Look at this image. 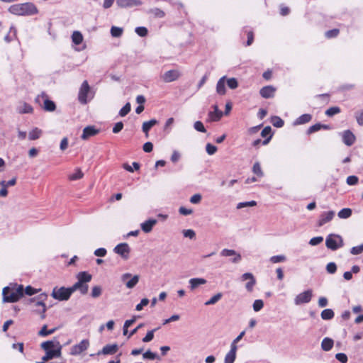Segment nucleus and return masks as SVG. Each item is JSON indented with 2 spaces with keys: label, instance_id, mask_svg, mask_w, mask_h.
I'll use <instances>...</instances> for the list:
<instances>
[{
  "label": "nucleus",
  "instance_id": "nucleus-1",
  "mask_svg": "<svg viewBox=\"0 0 363 363\" xmlns=\"http://www.w3.org/2000/svg\"><path fill=\"white\" fill-rule=\"evenodd\" d=\"M40 347L45 351V355L42 360L48 361L54 358H60L62 356V345L57 339L48 340L40 344Z\"/></svg>",
  "mask_w": 363,
  "mask_h": 363
},
{
  "label": "nucleus",
  "instance_id": "nucleus-2",
  "mask_svg": "<svg viewBox=\"0 0 363 363\" xmlns=\"http://www.w3.org/2000/svg\"><path fill=\"white\" fill-rule=\"evenodd\" d=\"M3 302L15 303L23 296V286L17 284H10L2 291Z\"/></svg>",
  "mask_w": 363,
  "mask_h": 363
},
{
  "label": "nucleus",
  "instance_id": "nucleus-3",
  "mask_svg": "<svg viewBox=\"0 0 363 363\" xmlns=\"http://www.w3.org/2000/svg\"><path fill=\"white\" fill-rule=\"evenodd\" d=\"M9 11L10 13L18 16L32 15L38 11L35 5L31 3L12 5L9 7Z\"/></svg>",
  "mask_w": 363,
  "mask_h": 363
},
{
  "label": "nucleus",
  "instance_id": "nucleus-4",
  "mask_svg": "<svg viewBox=\"0 0 363 363\" xmlns=\"http://www.w3.org/2000/svg\"><path fill=\"white\" fill-rule=\"evenodd\" d=\"M94 94L91 91V88L86 80H84L79 90L78 100L82 104H86L87 102L94 98Z\"/></svg>",
  "mask_w": 363,
  "mask_h": 363
},
{
  "label": "nucleus",
  "instance_id": "nucleus-5",
  "mask_svg": "<svg viewBox=\"0 0 363 363\" xmlns=\"http://www.w3.org/2000/svg\"><path fill=\"white\" fill-rule=\"evenodd\" d=\"M342 238L337 234H330L325 239L326 247L332 250H336L343 246Z\"/></svg>",
  "mask_w": 363,
  "mask_h": 363
},
{
  "label": "nucleus",
  "instance_id": "nucleus-6",
  "mask_svg": "<svg viewBox=\"0 0 363 363\" xmlns=\"http://www.w3.org/2000/svg\"><path fill=\"white\" fill-rule=\"evenodd\" d=\"M72 295V292L70 291L69 287H55L52 289L51 296L55 300L63 301H67Z\"/></svg>",
  "mask_w": 363,
  "mask_h": 363
},
{
  "label": "nucleus",
  "instance_id": "nucleus-7",
  "mask_svg": "<svg viewBox=\"0 0 363 363\" xmlns=\"http://www.w3.org/2000/svg\"><path fill=\"white\" fill-rule=\"evenodd\" d=\"M48 297V295L46 294H41L40 296H39V298H40V301H34L33 299H31L30 301L32 302H33V306L35 308L34 311L35 313H40L42 314L41 315V318H45V313L47 310V308H46V306L45 304V303L43 302V301L45 299H46Z\"/></svg>",
  "mask_w": 363,
  "mask_h": 363
},
{
  "label": "nucleus",
  "instance_id": "nucleus-8",
  "mask_svg": "<svg viewBox=\"0 0 363 363\" xmlns=\"http://www.w3.org/2000/svg\"><path fill=\"white\" fill-rule=\"evenodd\" d=\"M313 296V291L311 289H308L300 294H298L294 298V303L296 306H299L303 303H309Z\"/></svg>",
  "mask_w": 363,
  "mask_h": 363
},
{
  "label": "nucleus",
  "instance_id": "nucleus-9",
  "mask_svg": "<svg viewBox=\"0 0 363 363\" xmlns=\"http://www.w3.org/2000/svg\"><path fill=\"white\" fill-rule=\"evenodd\" d=\"M140 279L139 275L132 276L130 273H125L121 276V281L125 284L128 289L134 288Z\"/></svg>",
  "mask_w": 363,
  "mask_h": 363
},
{
  "label": "nucleus",
  "instance_id": "nucleus-10",
  "mask_svg": "<svg viewBox=\"0 0 363 363\" xmlns=\"http://www.w3.org/2000/svg\"><path fill=\"white\" fill-rule=\"evenodd\" d=\"M113 252L121 256L123 259H127L130 252V248L127 243L123 242L117 245L114 247Z\"/></svg>",
  "mask_w": 363,
  "mask_h": 363
},
{
  "label": "nucleus",
  "instance_id": "nucleus-11",
  "mask_svg": "<svg viewBox=\"0 0 363 363\" xmlns=\"http://www.w3.org/2000/svg\"><path fill=\"white\" fill-rule=\"evenodd\" d=\"M89 346V342L88 340H83L79 344L74 345L70 350V354L72 355H78L82 352L86 350Z\"/></svg>",
  "mask_w": 363,
  "mask_h": 363
},
{
  "label": "nucleus",
  "instance_id": "nucleus-12",
  "mask_svg": "<svg viewBox=\"0 0 363 363\" xmlns=\"http://www.w3.org/2000/svg\"><path fill=\"white\" fill-rule=\"evenodd\" d=\"M181 74L177 69H171L161 75V79L166 83L174 82L179 78Z\"/></svg>",
  "mask_w": 363,
  "mask_h": 363
},
{
  "label": "nucleus",
  "instance_id": "nucleus-13",
  "mask_svg": "<svg viewBox=\"0 0 363 363\" xmlns=\"http://www.w3.org/2000/svg\"><path fill=\"white\" fill-rule=\"evenodd\" d=\"M241 280L242 281H248L245 284V289L247 291L252 292L255 285L256 284V279L254 275L250 272L244 273L241 276Z\"/></svg>",
  "mask_w": 363,
  "mask_h": 363
},
{
  "label": "nucleus",
  "instance_id": "nucleus-14",
  "mask_svg": "<svg viewBox=\"0 0 363 363\" xmlns=\"http://www.w3.org/2000/svg\"><path fill=\"white\" fill-rule=\"evenodd\" d=\"M334 216H335V211H333L323 212L320 215V216L318 219V226H323L325 223L331 221L333 220V218H334Z\"/></svg>",
  "mask_w": 363,
  "mask_h": 363
},
{
  "label": "nucleus",
  "instance_id": "nucleus-15",
  "mask_svg": "<svg viewBox=\"0 0 363 363\" xmlns=\"http://www.w3.org/2000/svg\"><path fill=\"white\" fill-rule=\"evenodd\" d=\"M16 111L19 114L32 113L33 108L29 104L25 101H20L16 107Z\"/></svg>",
  "mask_w": 363,
  "mask_h": 363
},
{
  "label": "nucleus",
  "instance_id": "nucleus-16",
  "mask_svg": "<svg viewBox=\"0 0 363 363\" xmlns=\"http://www.w3.org/2000/svg\"><path fill=\"white\" fill-rule=\"evenodd\" d=\"M99 130L95 128L94 126H86L84 128L81 138L84 140L89 139L90 137L94 136L98 134Z\"/></svg>",
  "mask_w": 363,
  "mask_h": 363
},
{
  "label": "nucleus",
  "instance_id": "nucleus-17",
  "mask_svg": "<svg viewBox=\"0 0 363 363\" xmlns=\"http://www.w3.org/2000/svg\"><path fill=\"white\" fill-rule=\"evenodd\" d=\"M117 5L121 8L133 7L142 4L140 0H117Z\"/></svg>",
  "mask_w": 363,
  "mask_h": 363
},
{
  "label": "nucleus",
  "instance_id": "nucleus-18",
  "mask_svg": "<svg viewBox=\"0 0 363 363\" xmlns=\"http://www.w3.org/2000/svg\"><path fill=\"white\" fill-rule=\"evenodd\" d=\"M342 136L343 143L347 146H351L355 142L354 135L349 130L344 131Z\"/></svg>",
  "mask_w": 363,
  "mask_h": 363
},
{
  "label": "nucleus",
  "instance_id": "nucleus-19",
  "mask_svg": "<svg viewBox=\"0 0 363 363\" xmlns=\"http://www.w3.org/2000/svg\"><path fill=\"white\" fill-rule=\"evenodd\" d=\"M238 346H230V351L225 354L224 363H234L236 359Z\"/></svg>",
  "mask_w": 363,
  "mask_h": 363
},
{
  "label": "nucleus",
  "instance_id": "nucleus-20",
  "mask_svg": "<svg viewBox=\"0 0 363 363\" xmlns=\"http://www.w3.org/2000/svg\"><path fill=\"white\" fill-rule=\"evenodd\" d=\"M157 220L156 219H148L146 221L140 224V227L142 230L148 233H150L153 228V227L157 224Z\"/></svg>",
  "mask_w": 363,
  "mask_h": 363
},
{
  "label": "nucleus",
  "instance_id": "nucleus-21",
  "mask_svg": "<svg viewBox=\"0 0 363 363\" xmlns=\"http://www.w3.org/2000/svg\"><path fill=\"white\" fill-rule=\"evenodd\" d=\"M72 294L79 290L82 294H86L88 291V285L80 282L79 280L71 287H69Z\"/></svg>",
  "mask_w": 363,
  "mask_h": 363
},
{
  "label": "nucleus",
  "instance_id": "nucleus-22",
  "mask_svg": "<svg viewBox=\"0 0 363 363\" xmlns=\"http://www.w3.org/2000/svg\"><path fill=\"white\" fill-rule=\"evenodd\" d=\"M206 279L203 278H192L189 280V288L191 291H194L199 286L206 284Z\"/></svg>",
  "mask_w": 363,
  "mask_h": 363
},
{
  "label": "nucleus",
  "instance_id": "nucleus-23",
  "mask_svg": "<svg viewBox=\"0 0 363 363\" xmlns=\"http://www.w3.org/2000/svg\"><path fill=\"white\" fill-rule=\"evenodd\" d=\"M275 89L272 86H267L260 89V95L264 98L268 99L273 97L274 95Z\"/></svg>",
  "mask_w": 363,
  "mask_h": 363
},
{
  "label": "nucleus",
  "instance_id": "nucleus-24",
  "mask_svg": "<svg viewBox=\"0 0 363 363\" xmlns=\"http://www.w3.org/2000/svg\"><path fill=\"white\" fill-rule=\"evenodd\" d=\"M225 80H226V77L223 76L219 79V80L218 81V82L216 84V92L219 95H225L226 93Z\"/></svg>",
  "mask_w": 363,
  "mask_h": 363
},
{
  "label": "nucleus",
  "instance_id": "nucleus-25",
  "mask_svg": "<svg viewBox=\"0 0 363 363\" xmlns=\"http://www.w3.org/2000/svg\"><path fill=\"white\" fill-rule=\"evenodd\" d=\"M118 350V345H107L104 346L101 351L98 352V354H115Z\"/></svg>",
  "mask_w": 363,
  "mask_h": 363
},
{
  "label": "nucleus",
  "instance_id": "nucleus-26",
  "mask_svg": "<svg viewBox=\"0 0 363 363\" xmlns=\"http://www.w3.org/2000/svg\"><path fill=\"white\" fill-rule=\"evenodd\" d=\"M157 123V121L156 119H152L149 121H145L143 123L142 130L145 133L146 138H148V132L149 130Z\"/></svg>",
  "mask_w": 363,
  "mask_h": 363
},
{
  "label": "nucleus",
  "instance_id": "nucleus-27",
  "mask_svg": "<svg viewBox=\"0 0 363 363\" xmlns=\"http://www.w3.org/2000/svg\"><path fill=\"white\" fill-rule=\"evenodd\" d=\"M311 118H312V116L311 114H308V113L303 114L294 121V125H298L307 123L309 121H311Z\"/></svg>",
  "mask_w": 363,
  "mask_h": 363
},
{
  "label": "nucleus",
  "instance_id": "nucleus-28",
  "mask_svg": "<svg viewBox=\"0 0 363 363\" xmlns=\"http://www.w3.org/2000/svg\"><path fill=\"white\" fill-rule=\"evenodd\" d=\"M334 342L331 338L325 337L321 342V348L324 351H330L333 347Z\"/></svg>",
  "mask_w": 363,
  "mask_h": 363
},
{
  "label": "nucleus",
  "instance_id": "nucleus-29",
  "mask_svg": "<svg viewBox=\"0 0 363 363\" xmlns=\"http://www.w3.org/2000/svg\"><path fill=\"white\" fill-rule=\"evenodd\" d=\"M91 275L86 272H81L77 275V280L86 284L91 280Z\"/></svg>",
  "mask_w": 363,
  "mask_h": 363
},
{
  "label": "nucleus",
  "instance_id": "nucleus-30",
  "mask_svg": "<svg viewBox=\"0 0 363 363\" xmlns=\"http://www.w3.org/2000/svg\"><path fill=\"white\" fill-rule=\"evenodd\" d=\"M42 130L38 128H34L28 133V138L30 140H35L38 139L42 135Z\"/></svg>",
  "mask_w": 363,
  "mask_h": 363
},
{
  "label": "nucleus",
  "instance_id": "nucleus-31",
  "mask_svg": "<svg viewBox=\"0 0 363 363\" xmlns=\"http://www.w3.org/2000/svg\"><path fill=\"white\" fill-rule=\"evenodd\" d=\"M83 35L79 31H74L72 35V43L76 45H80L83 41Z\"/></svg>",
  "mask_w": 363,
  "mask_h": 363
},
{
  "label": "nucleus",
  "instance_id": "nucleus-32",
  "mask_svg": "<svg viewBox=\"0 0 363 363\" xmlns=\"http://www.w3.org/2000/svg\"><path fill=\"white\" fill-rule=\"evenodd\" d=\"M222 116V111H210L208 114V121H218Z\"/></svg>",
  "mask_w": 363,
  "mask_h": 363
},
{
  "label": "nucleus",
  "instance_id": "nucleus-33",
  "mask_svg": "<svg viewBox=\"0 0 363 363\" xmlns=\"http://www.w3.org/2000/svg\"><path fill=\"white\" fill-rule=\"evenodd\" d=\"M57 330V328H52L50 330H47V325H44L42 328L38 332V335L40 337H46L48 335L53 334Z\"/></svg>",
  "mask_w": 363,
  "mask_h": 363
},
{
  "label": "nucleus",
  "instance_id": "nucleus-34",
  "mask_svg": "<svg viewBox=\"0 0 363 363\" xmlns=\"http://www.w3.org/2000/svg\"><path fill=\"white\" fill-rule=\"evenodd\" d=\"M352 211L351 208H345L338 212L337 216L341 219H347L352 216Z\"/></svg>",
  "mask_w": 363,
  "mask_h": 363
},
{
  "label": "nucleus",
  "instance_id": "nucleus-35",
  "mask_svg": "<svg viewBox=\"0 0 363 363\" xmlns=\"http://www.w3.org/2000/svg\"><path fill=\"white\" fill-rule=\"evenodd\" d=\"M334 312L332 309L328 308L324 309L320 314L322 319L323 320H331L334 317Z\"/></svg>",
  "mask_w": 363,
  "mask_h": 363
},
{
  "label": "nucleus",
  "instance_id": "nucleus-36",
  "mask_svg": "<svg viewBox=\"0 0 363 363\" xmlns=\"http://www.w3.org/2000/svg\"><path fill=\"white\" fill-rule=\"evenodd\" d=\"M223 296L221 293H218L213 295L209 300H208L206 303V306L213 305L216 303Z\"/></svg>",
  "mask_w": 363,
  "mask_h": 363
},
{
  "label": "nucleus",
  "instance_id": "nucleus-37",
  "mask_svg": "<svg viewBox=\"0 0 363 363\" xmlns=\"http://www.w3.org/2000/svg\"><path fill=\"white\" fill-rule=\"evenodd\" d=\"M322 128H325V129H327L328 128V125H321V124H319V123L315 124L313 125H311L308 129L307 133L308 134H311L313 133L317 132V131L320 130Z\"/></svg>",
  "mask_w": 363,
  "mask_h": 363
},
{
  "label": "nucleus",
  "instance_id": "nucleus-38",
  "mask_svg": "<svg viewBox=\"0 0 363 363\" xmlns=\"http://www.w3.org/2000/svg\"><path fill=\"white\" fill-rule=\"evenodd\" d=\"M84 177V173L82 172L80 169H75L74 173L69 175V179L74 181L80 179Z\"/></svg>",
  "mask_w": 363,
  "mask_h": 363
},
{
  "label": "nucleus",
  "instance_id": "nucleus-39",
  "mask_svg": "<svg viewBox=\"0 0 363 363\" xmlns=\"http://www.w3.org/2000/svg\"><path fill=\"white\" fill-rule=\"evenodd\" d=\"M16 28L13 26H11L10 28V30H9V34H7L4 37V40L6 43H10L13 39V38L16 37Z\"/></svg>",
  "mask_w": 363,
  "mask_h": 363
},
{
  "label": "nucleus",
  "instance_id": "nucleus-40",
  "mask_svg": "<svg viewBox=\"0 0 363 363\" xmlns=\"http://www.w3.org/2000/svg\"><path fill=\"white\" fill-rule=\"evenodd\" d=\"M123 28L117 26H112L111 28V34L114 38L121 37L123 34Z\"/></svg>",
  "mask_w": 363,
  "mask_h": 363
},
{
  "label": "nucleus",
  "instance_id": "nucleus-41",
  "mask_svg": "<svg viewBox=\"0 0 363 363\" xmlns=\"http://www.w3.org/2000/svg\"><path fill=\"white\" fill-rule=\"evenodd\" d=\"M271 122L277 128H281L284 125V121L279 116L272 117Z\"/></svg>",
  "mask_w": 363,
  "mask_h": 363
},
{
  "label": "nucleus",
  "instance_id": "nucleus-42",
  "mask_svg": "<svg viewBox=\"0 0 363 363\" xmlns=\"http://www.w3.org/2000/svg\"><path fill=\"white\" fill-rule=\"evenodd\" d=\"M56 106L55 103L52 101L46 99L44 101V109L48 111H53L55 109Z\"/></svg>",
  "mask_w": 363,
  "mask_h": 363
},
{
  "label": "nucleus",
  "instance_id": "nucleus-43",
  "mask_svg": "<svg viewBox=\"0 0 363 363\" xmlns=\"http://www.w3.org/2000/svg\"><path fill=\"white\" fill-rule=\"evenodd\" d=\"M257 205V202L255 201H245V202H240L237 205V208L240 209L245 207H253Z\"/></svg>",
  "mask_w": 363,
  "mask_h": 363
},
{
  "label": "nucleus",
  "instance_id": "nucleus-44",
  "mask_svg": "<svg viewBox=\"0 0 363 363\" xmlns=\"http://www.w3.org/2000/svg\"><path fill=\"white\" fill-rule=\"evenodd\" d=\"M225 82L228 86L231 89H235L238 86V80L234 77L226 79Z\"/></svg>",
  "mask_w": 363,
  "mask_h": 363
},
{
  "label": "nucleus",
  "instance_id": "nucleus-45",
  "mask_svg": "<svg viewBox=\"0 0 363 363\" xmlns=\"http://www.w3.org/2000/svg\"><path fill=\"white\" fill-rule=\"evenodd\" d=\"M40 291V289H36L30 286H27L25 289L23 288V294H25L28 296H32L33 294L38 293Z\"/></svg>",
  "mask_w": 363,
  "mask_h": 363
},
{
  "label": "nucleus",
  "instance_id": "nucleus-46",
  "mask_svg": "<svg viewBox=\"0 0 363 363\" xmlns=\"http://www.w3.org/2000/svg\"><path fill=\"white\" fill-rule=\"evenodd\" d=\"M149 12L157 18H163L164 16V12L158 8L152 9Z\"/></svg>",
  "mask_w": 363,
  "mask_h": 363
},
{
  "label": "nucleus",
  "instance_id": "nucleus-47",
  "mask_svg": "<svg viewBox=\"0 0 363 363\" xmlns=\"http://www.w3.org/2000/svg\"><path fill=\"white\" fill-rule=\"evenodd\" d=\"M340 112V108L337 106H333L330 108L327 109L325 111V114L328 116H333L335 114H337Z\"/></svg>",
  "mask_w": 363,
  "mask_h": 363
},
{
  "label": "nucleus",
  "instance_id": "nucleus-48",
  "mask_svg": "<svg viewBox=\"0 0 363 363\" xmlns=\"http://www.w3.org/2000/svg\"><path fill=\"white\" fill-rule=\"evenodd\" d=\"M253 310L255 312L259 311L264 306V302L261 299H257L253 303Z\"/></svg>",
  "mask_w": 363,
  "mask_h": 363
},
{
  "label": "nucleus",
  "instance_id": "nucleus-49",
  "mask_svg": "<svg viewBox=\"0 0 363 363\" xmlns=\"http://www.w3.org/2000/svg\"><path fill=\"white\" fill-rule=\"evenodd\" d=\"M158 328H155L153 330H151L148 331L146 334V335L143 338V342H150L153 337H154V333L157 330Z\"/></svg>",
  "mask_w": 363,
  "mask_h": 363
},
{
  "label": "nucleus",
  "instance_id": "nucleus-50",
  "mask_svg": "<svg viewBox=\"0 0 363 363\" xmlns=\"http://www.w3.org/2000/svg\"><path fill=\"white\" fill-rule=\"evenodd\" d=\"M130 104L127 103L119 111V115L121 117L125 116L130 111Z\"/></svg>",
  "mask_w": 363,
  "mask_h": 363
},
{
  "label": "nucleus",
  "instance_id": "nucleus-51",
  "mask_svg": "<svg viewBox=\"0 0 363 363\" xmlns=\"http://www.w3.org/2000/svg\"><path fill=\"white\" fill-rule=\"evenodd\" d=\"M252 172H254V174H257L260 177L263 176V172L259 162H255L254 164L252 167Z\"/></svg>",
  "mask_w": 363,
  "mask_h": 363
},
{
  "label": "nucleus",
  "instance_id": "nucleus-52",
  "mask_svg": "<svg viewBox=\"0 0 363 363\" xmlns=\"http://www.w3.org/2000/svg\"><path fill=\"white\" fill-rule=\"evenodd\" d=\"M286 258L284 255H275L272 256L270 258V261L272 263H279V262H283L286 261Z\"/></svg>",
  "mask_w": 363,
  "mask_h": 363
},
{
  "label": "nucleus",
  "instance_id": "nucleus-53",
  "mask_svg": "<svg viewBox=\"0 0 363 363\" xmlns=\"http://www.w3.org/2000/svg\"><path fill=\"white\" fill-rule=\"evenodd\" d=\"M206 150L209 155H212L216 152L217 147L211 143H207L206 145Z\"/></svg>",
  "mask_w": 363,
  "mask_h": 363
},
{
  "label": "nucleus",
  "instance_id": "nucleus-54",
  "mask_svg": "<svg viewBox=\"0 0 363 363\" xmlns=\"http://www.w3.org/2000/svg\"><path fill=\"white\" fill-rule=\"evenodd\" d=\"M194 128L196 130L201 133H206V129L205 128L203 124L201 121H196L194 124Z\"/></svg>",
  "mask_w": 363,
  "mask_h": 363
},
{
  "label": "nucleus",
  "instance_id": "nucleus-55",
  "mask_svg": "<svg viewBox=\"0 0 363 363\" xmlns=\"http://www.w3.org/2000/svg\"><path fill=\"white\" fill-rule=\"evenodd\" d=\"M350 252L352 255H357L363 252V243L360 245L355 246L351 248Z\"/></svg>",
  "mask_w": 363,
  "mask_h": 363
},
{
  "label": "nucleus",
  "instance_id": "nucleus-56",
  "mask_svg": "<svg viewBox=\"0 0 363 363\" xmlns=\"http://www.w3.org/2000/svg\"><path fill=\"white\" fill-rule=\"evenodd\" d=\"M135 31L140 37H145L147 35V29L143 26L137 27Z\"/></svg>",
  "mask_w": 363,
  "mask_h": 363
},
{
  "label": "nucleus",
  "instance_id": "nucleus-57",
  "mask_svg": "<svg viewBox=\"0 0 363 363\" xmlns=\"http://www.w3.org/2000/svg\"><path fill=\"white\" fill-rule=\"evenodd\" d=\"M237 252L234 250L223 249L220 251V255L223 257H232L235 255Z\"/></svg>",
  "mask_w": 363,
  "mask_h": 363
},
{
  "label": "nucleus",
  "instance_id": "nucleus-58",
  "mask_svg": "<svg viewBox=\"0 0 363 363\" xmlns=\"http://www.w3.org/2000/svg\"><path fill=\"white\" fill-rule=\"evenodd\" d=\"M143 357L144 359H155L156 358H159L156 353H154L150 350H147L145 353H143Z\"/></svg>",
  "mask_w": 363,
  "mask_h": 363
},
{
  "label": "nucleus",
  "instance_id": "nucleus-59",
  "mask_svg": "<svg viewBox=\"0 0 363 363\" xmlns=\"http://www.w3.org/2000/svg\"><path fill=\"white\" fill-rule=\"evenodd\" d=\"M101 288L99 286H95L92 288L91 296L93 298H97L101 294Z\"/></svg>",
  "mask_w": 363,
  "mask_h": 363
},
{
  "label": "nucleus",
  "instance_id": "nucleus-60",
  "mask_svg": "<svg viewBox=\"0 0 363 363\" xmlns=\"http://www.w3.org/2000/svg\"><path fill=\"white\" fill-rule=\"evenodd\" d=\"M326 270L329 274H334L337 270V266L335 262H329L326 266Z\"/></svg>",
  "mask_w": 363,
  "mask_h": 363
},
{
  "label": "nucleus",
  "instance_id": "nucleus-61",
  "mask_svg": "<svg viewBox=\"0 0 363 363\" xmlns=\"http://www.w3.org/2000/svg\"><path fill=\"white\" fill-rule=\"evenodd\" d=\"M182 233L185 238H189L190 239H194L196 236L195 232L191 229L184 230Z\"/></svg>",
  "mask_w": 363,
  "mask_h": 363
},
{
  "label": "nucleus",
  "instance_id": "nucleus-62",
  "mask_svg": "<svg viewBox=\"0 0 363 363\" xmlns=\"http://www.w3.org/2000/svg\"><path fill=\"white\" fill-rule=\"evenodd\" d=\"M323 240V238L321 236L314 237L311 238L309 241V244L312 246L318 245Z\"/></svg>",
  "mask_w": 363,
  "mask_h": 363
},
{
  "label": "nucleus",
  "instance_id": "nucleus-63",
  "mask_svg": "<svg viewBox=\"0 0 363 363\" xmlns=\"http://www.w3.org/2000/svg\"><path fill=\"white\" fill-rule=\"evenodd\" d=\"M335 358L340 362L341 363H347V357L345 353H337L335 354Z\"/></svg>",
  "mask_w": 363,
  "mask_h": 363
},
{
  "label": "nucleus",
  "instance_id": "nucleus-64",
  "mask_svg": "<svg viewBox=\"0 0 363 363\" xmlns=\"http://www.w3.org/2000/svg\"><path fill=\"white\" fill-rule=\"evenodd\" d=\"M355 117H356L357 123L359 125H363V110L357 112L355 114Z\"/></svg>",
  "mask_w": 363,
  "mask_h": 363
}]
</instances>
